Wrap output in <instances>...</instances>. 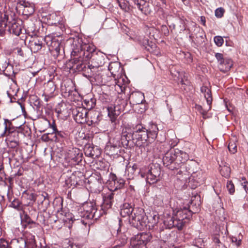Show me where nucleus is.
Wrapping results in <instances>:
<instances>
[{"label":"nucleus","instance_id":"nucleus-1","mask_svg":"<svg viewBox=\"0 0 248 248\" xmlns=\"http://www.w3.org/2000/svg\"><path fill=\"white\" fill-rule=\"evenodd\" d=\"M104 60L102 55L95 53L93 45L82 43L78 50V74L91 77L92 69L103 65Z\"/></svg>","mask_w":248,"mask_h":248},{"label":"nucleus","instance_id":"nucleus-2","mask_svg":"<svg viewBox=\"0 0 248 248\" xmlns=\"http://www.w3.org/2000/svg\"><path fill=\"white\" fill-rule=\"evenodd\" d=\"M80 98L82 101V107H78V124H84L86 123V116L88 110L93 108L95 105V99L92 98L90 95L83 97L78 93V98ZM79 99H78V101Z\"/></svg>","mask_w":248,"mask_h":248},{"label":"nucleus","instance_id":"nucleus-3","mask_svg":"<svg viewBox=\"0 0 248 248\" xmlns=\"http://www.w3.org/2000/svg\"><path fill=\"white\" fill-rule=\"evenodd\" d=\"M175 151V163L178 165V169L180 170L177 173V177L181 181L186 180L189 174H187V170H182L183 169H186L185 163L189 159V156L187 153L185 152L182 151L178 149L174 150ZM190 173V171L188 172Z\"/></svg>","mask_w":248,"mask_h":248},{"label":"nucleus","instance_id":"nucleus-4","mask_svg":"<svg viewBox=\"0 0 248 248\" xmlns=\"http://www.w3.org/2000/svg\"><path fill=\"white\" fill-rule=\"evenodd\" d=\"M134 131V143L137 146L145 147L153 142L147 130L141 125H136Z\"/></svg>","mask_w":248,"mask_h":248},{"label":"nucleus","instance_id":"nucleus-5","mask_svg":"<svg viewBox=\"0 0 248 248\" xmlns=\"http://www.w3.org/2000/svg\"><path fill=\"white\" fill-rule=\"evenodd\" d=\"M96 210L95 203L93 202H86L80 206L78 208V217L88 220L87 221L84 219H81L80 221L82 224L86 225L88 223L89 219L94 217Z\"/></svg>","mask_w":248,"mask_h":248},{"label":"nucleus","instance_id":"nucleus-6","mask_svg":"<svg viewBox=\"0 0 248 248\" xmlns=\"http://www.w3.org/2000/svg\"><path fill=\"white\" fill-rule=\"evenodd\" d=\"M4 129L0 133V136L6 137V141H19V132L13 126L11 121L7 119H4Z\"/></svg>","mask_w":248,"mask_h":248},{"label":"nucleus","instance_id":"nucleus-7","mask_svg":"<svg viewBox=\"0 0 248 248\" xmlns=\"http://www.w3.org/2000/svg\"><path fill=\"white\" fill-rule=\"evenodd\" d=\"M146 216L142 208L135 209L130 217L129 221L137 229H141L146 225Z\"/></svg>","mask_w":248,"mask_h":248},{"label":"nucleus","instance_id":"nucleus-8","mask_svg":"<svg viewBox=\"0 0 248 248\" xmlns=\"http://www.w3.org/2000/svg\"><path fill=\"white\" fill-rule=\"evenodd\" d=\"M161 169L159 164H150L147 171L146 182L150 185H154L157 181V177L160 174Z\"/></svg>","mask_w":248,"mask_h":248},{"label":"nucleus","instance_id":"nucleus-9","mask_svg":"<svg viewBox=\"0 0 248 248\" xmlns=\"http://www.w3.org/2000/svg\"><path fill=\"white\" fill-rule=\"evenodd\" d=\"M175 151L173 149L168 150L162 158L163 165L170 170H178V165L175 163Z\"/></svg>","mask_w":248,"mask_h":248},{"label":"nucleus","instance_id":"nucleus-10","mask_svg":"<svg viewBox=\"0 0 248 248\" xmlns=\"http://www.w3.org/2000/svg\"><path fill=\"white\" fill-rule=\"evenodd\" d=\"M175 219L180 222L181 227L186 223L185 219H189L191 216V212L187 209V207L184 206L183 208H176L173 211Z\"/></svg>","mask_w":248,"mask_h":248},{"label":"nucleus","instance_id":"nucleus-11","mask_svg":"<svg viewBox=\"0 0 248 248\" xmlns=\"http://www.w3.org/2000/svg\"><path fill=\"white\" fill-rule=\"evenodd\" d=\"M215 57L217 60L218 67L220 71L225 73L232 67V61L229 58L224 57L223 54L216 53Z\"/></svg>","mask_w":248,"mask_h":248},{"label":"nucleus","instance_id":"nucleus-12","mask_svg":"<svg viewBox=\"0 0 248 248\" xmlns=\"http://www.w3.org/2000/svg\"><path fill=\"white\" fill-rule=\"evenodd\" d=\"M108 189L109 192L103 196V202L101 205L102 209L104 211L111 207L115 192L118 190V188L115 187L114 189L108 188Z\"/></svg>","mask_w":248,"mask_h":248},{"label":"nucleus","instance_id":"nucleus-13","mask_svg":"<svg viewBox=\"0 0 248 248\" xmlns=\"http://www.w3.org/2000/svg\"><path fill=\"white\" fill-rule=\"evenodd\" d=\"M56 87L53 81H49L45 86L44 93L42 96L44 97V100L48 102L49 99L53 97V93Z\"/></svg>","mask_w":248,"mask_h":248},{"label":"nucleus","instance_id":"nucleus-14","mask_svg":"<svg viewBox=\"0 0 248 248\" xmlns=\"http://www.w3.org/2000/svg\"><path fill=\"white\" fill-rule=\"evenodd\" d=\"M200 196L198 195H195L192 198L190 202L187 205V209L191 212V216L192 214L198 213L200 210Z\"/></svg>","mask_w":248,"mask_h":248},{"label":"nucleus","instance_id":"nucleus-15","mask_svg":"<svg viewBox=\"0 0 248 248\" xmlns=\"http://www.w3.org/2000/svg\"><path fill=\"white\" fill-rule=\"evenodd\" d=\"M135 7L138 8L141 12L145 14H150L152 11L149 2L145 0H132Z\"/></svg>","mask_w":248,"mask_h":248},{"label":"nucleus","instance_id":"nucleus-16","mask_svg":"<svg viewBox=\"0 0 248 248\" xmlns=\"http://www.w3.org/2000/svg\"><path fill=\"white\" fill-rule=\"evenodd\" d=\"M22 21L21 20H14L9 27V31L16 36H19L22 30Z\"/></svg>","mask_w":248,"mask_h":248},{"label":"nucleus","instance_id":"nucleus-17","mask_svg":"<svg viewBox=\"0 0 248 248\" xmlns=\"http://www.w3.org/2000/svg\"><path fill=\"white\" fill-rule=\"evenodd\" d=\"M63 49L61 43L58 41L53 40L52 41L49 50L54 57H58L61 54V51Z\"/></svg>","mask_w":248,"mask_h":248},{"label":"nucleus","instance_id":"nucleus-18","mask_svg":"<svg viewBox=\"0 0 248 248\" xmlns=\"http://www.w3.org/2000/svg\"><path fill=\"white\" fill-rule=\"evenodd\" d=\"M129 99L130 104L134 105L142 103L144 99V94L140 92L132 93L130 94Z\"/></svg>","mask_w":248,"mask_h":248},{"label":"nucleus","instance_id":"nucleus-19","mask_svg":"<svg viewBox=\"0 0 248 248\" xmlns=\"http://www.w3.org/2000/svg\"><path fill=\"white\" fill-rule=\"evenodd\" d=\"M20 216L21 223L24 228H27L28 226L30 228L31 224L35 225V222L32 220L30 217L28 215L27 212L25 210H23L22 212L20 213Z\"/></svg>","mask_w":248,"mask_h":248},{"label":"nucleus","instance_id":"nucleus-20","mask_svg":"<svg viewBox=\"0 0 248 248\" xmlns=\"http://www.w3.org/2000/svg\"><path fill=\"white\" fill-rule=\"evenodd\" d=\"M62 206V202L61 203ZM56 217L60 220L63 222H66L68 221L72 220V215L69 213H67L63 210L62 207H60V210H58L56 213Z\"/></svg>","mask_w":248,"mask_h":248},{"label":"nucleus","instance_id":"nucleus-21","mask_svg":"<svg viewBox=\"0 0 248 248\" xmlns=\"http://www.w3.org/2000/svg\"><path fill=\"white\" fill-rule=\"evenodd\" d=\"M134 211L132 206L130 204L125 202L121 207L120 214L123 217H125L131 215Z\"/></svg>","mask_w":248,"mask_h":248},{"label":"nucleus","instance_id":"nucleus-22","mask_svg":"<svg viewBox=\"0 0 248 248\" xmlns=\"http://www.w3.org/2000/svg\"><path fill=\"white\" fill-rule=\"evenodd\" d=\"M10 244L12 248H27V242L25 238H19L11 240Z\"/></svg>","mask_w":248,"mask_h":248},{"label":"nucleus","instance_id":"nucleus-23","mask_svg":"<svg viewBox=\"0 0 248 248\" xmlns=\"http://www.w3.org/2000/svg\"><path fill=\"white\" fill-rule=\"evenodd\" d=\"M117 107L110 106L108 107L107 110L108 111V116L110 118L112 122H114L117 116L119 115V108L116 109Z\"/></svg>","mask_w":248,"mask_h":248},{"label":"nucleus","instance_id":"nucleus-24","mask_svg":"<svg viewBox=\"0 0 248 248\" xmlns=\"http://www.w3.org/2000/svg\"><path fill=\"white\" fill-rule=\"evenodd\" d=\"M80 167L81 168H78V169L81 170V171H78V178H81L82 179H80L79 180L80 183H78V185H83L82 182V181L84 182L85 184H90L91 182H92L93 181V180L94 179V177L91 175L89 177L88 179H86V180H84L85 177L84 172L85 171V170L84 168V166L80 165Z\"/></svg>","mask_w":248,"mask_h":248},{"label":"nucleus","instance_id":"nucleus-25","mask_svg":"<svg viewBox=\"0 0 248 248\" xmlns=\"http://www.w3.org/2000/svg\"><path fill=\"white\" fill-rule=\"evenodd\" d=\"M201 91L204 94L206 100L207 104L209 106V109L211 108V105L212 101L211 90L206 86H202L201 88Z\"/></svg>","mask_w":248,"mask_h":248},{"label":"nucleus","instance_id":"nucleus-26","mask_svg":"<svg viewBox=\"0 0 248 248\" xmlns=\"http://www.w3.org/2000/svg\"><path fill=\"white\" fill-rule=\"evenodd\" d=\"M134 131H132L130 129H125L123 130L122 140H125L126 141L128 142L130 140H132L134 143Z\"/></svg>","mask_w":248,"mask_h":248},{"label":"nucleus","instance_id":"nucleus-27","mask_svg":"<svg viewBox=\"0 0 248 248\" xmlns=\"http://www.w3.org/2000/svg\"><path fill=\"white\" fill-rule=\"evenodd\" d=\"M67 111L66 105L64 102L58 104L55 108V112L58 114V116L62 115L63 116H66L68 114Z\"/></svg>","mask_w":248,"mask_h":248},{"label":"nucleus","instance_id":"nucleus-28","mask_svg":"<svg viewBox=\"0 0 248 248\" xmlns=\"http://www.w3.org/2000/svg\"><path fill=\"white\" fill-rule=\"evenodd\" d=\"M44 38L43 37L34 39L31 43L32 48L34 52H37L41 50L43 45Z\"/></svg>","mask_w":248,"mask_h":248},{"label":"nucleus","instance_id":"nucleus-29","mask_svg":"<svg viewBox=\"0 0 248 248\" xmlns=\"http://www.w3.org/2000/svg\"><path fill=\"white\" fill-rule=\"evenodd\" d=\"M138 235L139 236L141 244H143V246L146 245L152 238V235L149 232H142L138 234Z\"/></svg>","mask_w":248,"mask_h":248},{"label":"nucleus","instance_id":"nucleus-30","mask_svg":"<svg viewBox=\"0 0 248 248\" xmlns=\"http://www.w3.org/2000/svg\"><path fill=\"white\" fill-rule=\"evenodd\" d=\"M127 242V237L123 234H119L114 241L116 247H121L124 246Z\"/></svg>","mask_w":248,"mask_h":248},{"label":"nucleus","instance_id":"nucleus-31","mask_svg":"<svg viewBox=\"0 0 248 248\" xmlns=\"http://www.w3.org/2000/svg\"><path fill=\"white\" fill-rule=\"evenodd\" d=\"M149 136L151 137V140L154 141V139L156 137L158 129L157 125L155 124H151L150 128L147 130Z\"/></svg>","mask_w":248,"mask_h":248},{"label":"nucleus","instance_id":"nucleus-32","mask_svg":"<svg viewBox=\"0 0 248 248\" xmlns=\"http://www.w3.org/2000/svg\"><path fill=\"white\" fill-rule=\"evenodd\" d=\"M220 173L222 176L227 178L230 176L231 173V168L228 164L222 163L220 165Z\"/></svg>","mask_w":248,"mask_h":248},{"label":"nucleus","instance_id":"nucleus-33","mask_svg":"<svg viewBox=\"0 0 248 248\" xmlns=\"http://www.w3.org/2000/svg\"><path fill=\"white\" fill-rule=\"evenodd\" d=\"M110 179H111L109 184L111 186L112 185H117V186H123L125 184V181L122 178L119 179H117L116 176L114 174H111L110 176Z\"/></svg>","mask_w":248,"mask_h":248},{"label":"nucleus","instance_id":"nucleus-34","mask_svg":"<svg viewBox=\"0 0 248 248\" xmlns=\"http://www.w3.org/2000/svg\"><path fill=\"white\" fill-rule=\"evenodd\" d=\"M23 172V169L22 168H20L16 173H15L13 175H12L11 177L8 178V181L10 183V185H13L14 181H16V184L19 186H21V184L20 182H18L17 180V177L20 176L22 175V172Z\"/></svg>","mask_w":248,"mask_h":248},{"label":"nucleus","instance_id":"nucleus-35","mask_svg":"<svg viewBox=\"0 0 248 248\" xmlns=\"http://www.w3.org/2000/svg\"><path fill=\"white\" fill-rule=\"evenodd\" d=\"M77 49H73V51L71 52V60H70V62L73 63L74 65L70 69H74V70L78 69V59L75 57L77 55Z\"/></svg>","mask_w":248,"mask_h":248},{"label":"nucleus","instance_id":"nucleus-36","mask_svg":"<svg viewBox=\"0 0 248 248\" xmlns=\"http://www.w3.org/2000/svg\"><path fill=\"white\" fill-rule=\"evenodd\" d=\"M130 245L133 248H136L140 246L143 245L138 234L131 238Z\"/></svg>","mask_w":248,"mask_h":248},{"label":"nucleus","instance_id":"nucleus-37","mask_svg":"<svg viewBox=\"0 0 248 248\" xmlns=\"http://www.w3.org/2000/svg\"><path fill=\"white\" fill-rule=\"evenodd\" d=\"M25 240L27 242V245L28 246L29 244L33 246L35 244V239L34 235H32L30 232H26L25 233Z\"/></svg>","mask_w":248,"mask_h":248},{"label":"nucleus","instance_id":"nucleus-38","mask_svg":"<svg viewBox=\"0 0 248 248\" xmlns=\"http://www.w3.org/2000/svg\"><path fill=\"white\" fill-rule=\"evenodd\" d=\"M124 79L123 78L120 77L117 80H115V89L117 90L119 88L121 92H123L125 89V85L124 83Z\"/></svg>","mask_w":248,"mask_h":248},{"label":"nucleus","instance_id":"nucleus-39","mask_svg":"<svg viewBox=\"0 0 248 248\" xmlns=\"http://www.w3.org/2000/svg\"><path fill=\"white\" fill-rule=\"evenodd\" d=\"M84 153L87 156L93 157L94 156V153L93 151V148L90 146L89 144H86L83 148Z\"/></svg>","mask_w":248,"mask_h":248},{"label":"nucleus","instance_id":"nucleus-40","mask_svg":"<svg viewBox=\"0 0 248 248\" xmlns=\"http://www.w3.org/2000/svg\"><path fill=\"white\" fill-rule=\"evenodd\" d=\"M21 203L18 200H14L11 203L10 206L18 210H22Z\"/></svg>","mask_w":248,"mask_h":248},{"label":"nucleus","instance_id":"nucleus-41","mask_svg":"<svg viewBox=\"0 0 248 248\" xmlns=\"http://www.w3.org/2000/svg\"><path fill=\"white\" fill-rule=\"evenodd\" d=\"M228 147L229 151L232 154H234L237 152V145L233 142H230Z\"/></svg>","mask_w":248,"mask_h":248},{"label":"nucleus","instance_id":"nucleus-42","mask_svg":"<svg viewBox=\"0 0 248 248\" xmlns=\"http://www.w3.org/2000/svg\"><path fill=\"white\" fill-rule=\"evenodd\" d=\"M214 42L217 46H221L224 42V40L221 36H217L214 37Z\"/></svg>","mask_w":248,"mask_h":248},{"label":"nucleus","instance_id":"nucleus-43","mask_svg":"<svg viewBox=\"0 0 248 248\" xmlns=\"http://www.w3.org/2000/svg\"><path fill=\"white\" fill-rule=\"evenodd\" d=\"M225 10L222 8H218L215 11V16L218 18H221L223 16Z\"/></svg>","mask_w":248,"mask_h":248},{"label":"nucleus","instance_id":"nucleus-44","mask_svg":"<svg viewBox=\"0 0 248 248\" xmlns=\"http://www.w3.org/2000/svg\"><path fill=\"white\" fill-rule=\"evenodd\" d=\"M34 12V9L31 6L25 5L23 9V13L25 15H31Z\"/></svg>","mask_w":248,"mask_h":248},{"label":"nucleus","instance_id":"nucleus-45","mask_svg":"<svg viewBox=\"0 0 248 248\" xmlns=\"http://www.w3.org/2000/svg\"><path fill=\"white\" fill-rule=\"evenodd\" d=\"M213 242L217 244L216 248H223V245L221 244V243L220 242L219 239L218 237L215 236L213 238Z\"/></svg>","mask_w":248,"mask_h":248},{"label":"nucleus","instance_id":"nucleus-46","mask_svg":"<svg viewBox=\"0 0 248 248\" xmlns=\"http://www.w3.org/2000/svg\"><path fill=\"white\" fill-rule=\"evenodd\" d=\"M117 149L116 145H112L109 146V145H107L106 148V151H110V154L112 155L114 154L115 153H117L115 151Z\"/></svg>","mask_w":248,"mask_h":248},{"label":"nucleus","instance_id":"nucleus-47","mask_svg":"<svg viewBox=\"0 0 248 248\" xmlns=\"http://www.w3.org/2000/svg\"><path fill=\"white\" fill-rule=\"evenodd\" d=\"M8 146L12 148H15L18 146L19 141H6Z\"/></svg>","mask_w":248,"mask_h":248},{"label":"nucleus","instance_id":"nucleus-48","mask_svg":"<svg viewBox=\"0 0 248 248\" xmlns=\"http://www.w3.org/2000/svg\"><path fill=\"white\" fill-rule=\"evenodd\" d=\"M33 100H34V105L35 107H36L37 108L39 109L41 106V101L40 99L38 98H37V96H35Z\"/></svg>","mask_w":248,"mask_h":248},{"label":"nucleus","instance_id":"nucleus-49","mask_svg":"<svg viewBox=\"0 0 248 248\" xmlns=\"http://www.w3.org/2000/svg\"><path fill=\"white\" fill-rule=\"evenodd\" d=\"M232 241L233 243L237 246L239 247L241 244V240L240 239H238L236 237L232 236Z\"/></svg>","mask_w":248,"mask_h":248},{"label":"nucleus","instance_id":"nucleus-50","mask_svg":"<svg viewBox=\"0 0 248 248\" xmlns=\"http://www.w3.org/2000/svg\"><path fill=\"white\" fill-rule=\"evenodd\" d=\"M9 246V244L5 240L1 239L0 242V248H7Z\"/></svg>","mask_w":248,"mask_h":248},{"label":"nucleus","instance_id":"nucleus-51","mask_svg":"<svg viewBox=\"0 0 248 248\" xmlns=\"http://www.w3.org/2000/svg\"><path fill=\"white\" fill-rule=\"evenodd\" d=\"M162 32L166 36L168 35L169 31L168 27L166 25H162L161 28Z\"/></svg>","mask_w":248,"mask_h":248},{"label":"nucleus","instance_id":"nucleus-52","mask_svg":"<svg viewBox=\"0 0 248 248\" xmlns=\"http://www.w3.org/2000/svg\"><path fill=\"white\" fill-rule=\"evenodd\" d=\"M72 114H73V117L74 119V120L76 121V122H77V116H78V110H77V107L75 106V108H73V110H72Z\"/></svg>","mask_w":248,"mask_h":248},{"label":"nucleus","instance_id":"nucleus-53","mask_svg":"<svg viewBox=\"0 0 248 248\" xmlns=\"http://www.w3.org/2000/svg\"><path fill=\"white\" fill-rule=\"evenodd\" d=\"M69 97L71 101L75 103H77V101H78V97L77 96L76 94H75V93L70 94Z\"/></svg>","mask_w":248,"mask_h":248},{"label":"nucleus","instance_id":"nucleus-54","mask_svg":"<svg viewBox=\"0 0 248 248\" xmlns=\"http://www.w3.org/2000/svg\"><path fill=\"white\" fill-rule=\"evenodd\" d=\"M51 127L52 128L53 130V133H60V131H59L57 129V127H56V126L55 124V123L54 122H53V124L51 125Z\"/></svg>","mask_w":248,"mask_h":248},{"label":"nucleus","instance_id":"nucleus-55","mask_svg":"<svg viewBox=\"0 0 248 248\" xmlns=\"http://www.w3.org/2000/svg\"><path fill=\"white\" fill-rule=\"evenodd\" d=\"M200 21H201V23L203 25V26H205V23H206V20H205V18L204 16H201L200 17Z\"/></svg>","mask_w":248,"mask_h":248},{"label":"nucleus","instance_id":"nucleus-56","mask_svg":"<svg viewBox=\"0 0 248 248\" xmlns=\"http://www.w3.org/2000/svg\"><path fill=\"white\" fill-rule=\"evenodd\" d=\"M180 83L182 85H188L189 83V81L187 79L184 80L183 78L180 80Z\"/></svg>","mask_w":248,"mask_h":248},{"label":"nucleus","instance_id":"nucleus-57","mask_svg":"<svg viewBox=\"0 0 248 248\" xmlns=\"http://www.w3.org/2000/svg\"><path fill=\"white\" fill-rule=\"evenodd\" d=\"M30 199L33 201L36 200V195L33 193H31L30 196Z\"/></svg>","mask_w":248,"mask_h":248},{"label":"nucleus","instance_id":"nucleus-58","mask_svg":"<svg viewBox=\"0 0 248 248\" xmlns=\"http://www.w3.org/2000/svg\"><path fill=\"white\" fill-rule=\"evenodd\" d=\"M242 182L241 183L242 186H247L248 184V182H247L245 178H242Z\"/></svg>","mask_w":248,"mask_h":248},{"label":"nucleus","instance_id":"nucleus-59","mask_svg":"<svg viewBox=\"0 0 248 248\" xmlns=\"http://www.w3.org/2000/svg\"><path fill=\"white\" fill-rule=\"evenodd\" d=\"M228 190L231 194H233L235 191L234 187H231Z\"/></svg>","mask_w":248,"mask_h":248},{"label":"nucleus","instance_id":"nucleus-60","mask_svg":"<svg viewBox=\"0 0 248 248\" xmlns=\"http://www.w3.org/2000/svg\"><path fill=\"white\" fill-rule=\"evenodd\" d=\"M17 53L20 56H23V52L20 48H17Z\"/></svg>","mask_w":248,"mask_h":248},{"label":"nucleus","instance_id":"nucleus-61","mask_svg":"<svg viewBox=\"0 0 248 248\" xmlns=\"http://www.w3.org/2000/svg\"><path fill=\"white\" fill-rule=\"evenodd\" d=\"M230 185L231 186H234L232 182L231 181H228L227 182V186H229Z\"/></svg>","mask_w":248,"mask_h":248},{"label":"nucleus","instance_id":"nucleus-62","mask_svg":"<svg viewBox=\"0 0 248 248\" xmlns=\"http://www.w3.org/2000/svg\"><path fill=\"white\" fill-rule=\"evenodd\" d=\"M183 3L186 5H187L188 4V0H181Z\"/></svg>","mask_w":248,"mask_h":248},{"label":"nucleus","instance_id":"nucleus-63","mask_svg":"<svg viewBox=\"0 0 248 248\" xmlns=\"http://www.w3.org/2000/svg\"><path fill=\"white\" fill-rule=\"evenodd\" d=\"M121 105L123 106V108H124L126 105V101L123 100V103H122Z\"/></svg>","mask_w":248,"mask_h":248},{"label":"nucleus","instance_id":"nucleus-64","mask_svg":"<svg viewBox=\"0 0 248 248\" xmlns=\"http://www.w3.org/2000/svg\"><path fill=\"white\" fill-rule=\"evenodd\" d=\"M86 229H85V233H88L89 232V226H88V227H86Z\"/></svg>","mask_w":248,"mask_h":248}]
</instances>
